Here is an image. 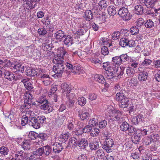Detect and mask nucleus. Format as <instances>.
Wrapping results in <instances>:
<instances>
[{"instance_id": "nucleus-30", "label": "nucleus", "mask_w": 160, "mask_h": 160, "mask_svg": "<svg viewBox=\"0 0 160 160\" xmlns=\"http://www.w3.org/2000/svg\"><path fill=\"white\" fill-rule=\"evenodd\" d=\"M70 136L69 133L68 132H63L61 135L59 141H61L62 142H65L68 139Z\"/></svg>"}, {"instance_id": "nucleus-28", "label": "nucleus", "mask_w": 160, "mask_h": 160, "mask_svg": "<svg viewBox=\"0 0 160 160\" xmlns=\"http://www.w3.org/2000/svg\"><path fill=\"white\" fill-rule=\"evenodd\" d=\"M31 144V141L29 139L24 140L21 143V145L25 150L29 149Z\"/></svg>"}, {"instance_id": "nucleus-32", "label": "nucleus", "mask_w": 160, "mask_h": 160, "mask_svg": "<svg viewBox=\"0 0 160 160\" xmlns=\"http://www.w3.org/2000/svg\"><path fill=\"white\" fill-rule=\"evenodd\" d=\"M94 78L95 81L100 83L103 84L105 82V80L102 75L96 74L94 76Z\"/></svg>"}, {"instance_id": "nucleus-55", "label": "nucleus", "mask_w": 160, "mask_h": 160, "mask_svg": "<svg viewBox=\"0 0 160 160\" xmlns=\"http://www.w3.org/2000/svg\"><path fill=\"white\" fill-rule=\"evenodd\" d=\"M139 31V29L136 26L132 27L130 29V32L133 35L137 34L138 33Z\"/></svg>"}, {"instance_id": "nucleus-42", "label": "nucleus", "mask_w": 160, "mask_h": 160, "mask_svg": "<svg viewBox=\"0 0 160 160\" xmlns=\"http://www.w3.org/2000/svg\"><path fill=\"white\" fill-rule=\"evenodd\" d=\"M33 98V96L31 94L30 92H26L24 94V101L27 102L28 101H32V99Z\"/></svg>"}, {"instance_id": "nucleus-17", "label": "nucleus", "mask_w": 160, "mask_h": 160, "mask_svg": "<svg viewBox=\"0 0 160 160\" xmlns=\"http://www.w3.org/2000/svg\"><path fill=\"white\" fill-rule=\"evenodd\" d=\"M140 130L137 129L135 128V130L134 132V134L133 137L132 138V141L134 143L137 144L139 142L140 140Z\"/></svg>"}, {"instance_id": "nucleus-27", "label": "nucleus", "mask_w": 160, "mask_h": 160, "mask_svg": "<svg viewBox=\"0 0 160 160\" xmlns=\"http://www.w3.org/2000/svg\"><path fill=\"white\" fill-rule=\"evenodd\" d=\"M63 42L67 47L71 46L73 43V38L70 36H65Z\"/></svg>"}, {"instance_id": "nucleus-34", "label": "nucleus", "mask_w": 160, "mask_h": 160, "mask_svg": "<svg viewBox=\"0 0 160 160\" xmlns=\"http://www.w3.org/2000/svg\"><path fill=\"white\" fill-rule=\"evenodd\" d=\"M38 74V72L34 69H32L30 68H27L26 71V74L29 76H35Z\"/></svg>"}, {"instance_id": "nucleus-25", "label": "nucleus", "mask_w": 160, "mask_h": 160, "mask_svg": "<svg viewBox=\"0 0 160 160\" xmlns=\"http://www.w3.org/2000/svg\"><path fill=\"white\" fill-rule=\"evenodd\" d=\"M29 125L35 129H38L42 127L35 117L29 122Z\"/></svg>"}, {"instance_id": "nucleus-40", "label": "nucleus", "mask_w": 160, "mask_h": 160, "mask_svg": "<svg viewBox=\"0 0 160 160\" xmlns=\"http://www.w3.org/2000/svg\"><path fill=\"white\" fill-rule=\"evenodd\" d=\"M136 69L131 67H128L126 69V73L128 77H132L134 74Z\"/></svg>"}, {"instance_id": "nucleus-51", "label": "nucleus", "mask_w": 160, "mask_h": 160, "mask_svg": "<svg viewBox=\"0 0 160 160\" xmlns=\"http://www.w3.org/2000/svg\"><path fill=\"white\" fill-rule=\"evenodd\" d=\"M38 134L34 131H31L28 134L29 138L31 140H34L38 137Z\"/></svg>"}, {"instance_id": "nucleus-44", "label": "nucleus", "mask_w": 160, "mask_h": 160, "mask_svg": "<svg viewBox=\"0 0 160 160\" xmlns=\"http://www.w3.org/2000/svg\"><path fill=\"white\" fill-rule=\"evenodd\" d=\"M93 14L91 11L90 10H88L86 11L85 12V18L87 20L90 21L92 19Z\"/></svg>"}, {"instance_id": "nucleus-60", "label": "nucleus", "mask_w": 160, "mask_h": 160, "mask_svg": "<svg viewBox=\"0 0 160 160\" xmlns=\"http://www.w3.org/2000/svg\"><path fill=\"white\" fill-rule=\"evenodd\" d=\"M31 122L30 120L23 115L22 117L21 124L22 126H25L27 124H29V122Z\"/></svg>"}, {"instance_id": "nucleus-53", "label": "nucleus", "mask_w": 160, "mask_h": 160, "mask_svg": "<svg viewBox=\"0 0 160 160\" xmlns=\"http://www.w3.org/2000/svg\"><path fill=\"white\" fill-rule=\"evenodd\" d=\"M44 153L47 156L51 152V148L49 146L47 145L43 147Z\"/></svg>"}, {"instance_id": "nucleus-47", "label": "nucleus", "mask_w": 160, "mask_h": 160, "mask_svg": "<svg viewBox=\"0 0 160 160\" xmlns=\"http://www.w3.org/2000/svg\"><path fill=\"white\" fill-rule=\"evenodd\" d=\"M89 147L91 150H95L99 147V143L97 141L92 142L89 143Z\"/></svg>"}, {"instance_id": "nucleus-23", "label": "nucleus", "mask_w": 160, "mask_h": 160, "mask_svg": "<svg viewBox=\"0 0 160 160\" xmlns=\"http://www.w3.org/2000/svg\"><path fill=\"white\" fill-rule=\"evenodd\" d=\"M125 91L122 90L120 92L117 93L116 96V99L117 101L120 102L127 97L125 96Z\"/></svg>"}, {"instance_id": "nucleus-31", "label": "nucleus", "mask_w": 160, "mask_h": 160, "mask_svg": "<svg viewBox=\"0 0 160 160\" xmlns=\"http://www.w3.org/2000/svg\"><path fill=\"white\" fill-rule=\"evenodd\" d=\"M65 36L64 32L61 30H58L54 34L55 38L58 40L61 39L63 38H64Z\"/></svg>"}, {"instance_id": "nucleus-43", "label": "nucleus", "mask_w": 160, "mask_h": 160, "mask_svg": "<svg viewBox=\"0 0 160 160\" xmlns=\"http://www.w3.org/2000/svg\"><path fill=\"white\" fill-rule=\"evenodd\" d=\"M108 12L109 14L111 16H113L116 13V10L115 7L111 6L108 8Z\"/></svg>"}, {"instance_id": "nucleus-6", "label": "nucleus", "mask_w": 160, "mask_h": 160, "mask_svg": "<svg viewBox=\"0 0 160 160\" xmlns=\"http://www.w3.org/2000/svg\"><path fill=\"white\" fill-rule=\"evenodd\" d=\"M114 145V141L113 139L111 138H106L102 147L107 152L109 153L112 152V148Z\"/></svg>"}, {"instance_id": "nucleus-46", "label": "nucleus", "mask_w": 160, "mask_h": 160, "mask_svg": "<svg viewBox=\"0 0 160 160\" xmlns=\"http://www.w3.org/2000/svg\"><path fill=\"white\" fill-rule=\"evenodd\" d=\"M114 66L113 65L109 63L108 62H106L103 63V68L106 70H112V69L114 68L113 66Z\"/></svg>"}, {"instance_id": "nucleus-39", "label": "nucleus", "mask_w": 160, "mask_h": 160, "mask_svg": "<svg viewBox=\"0 0 160 160\" xmlns=\"http://www.w3.org/2000/svg\"><path fill=\"white\" fill-rule=\"evenodd\" d=\"M86 32V31L84 28L81 27H78L76 30V32L75 34L77 35V36H82L84 35Z\"/></svg>"}, {"instance_id": "nucleus-2", "label": "nucleus", "mask_w": 160, "mask_h": 160, "mask_svg": "<svg viewBox=\"0 0 160 160\" xmlns=\"http://www.w3.org/2000/svg\"><path fill=\"white\" fill-rule=\"evenodd\" d=\"M159 138V135L156 133H153L149 136L144 137L143 139V144L145 145L149 146L151 148H154L158 144L160 141Z\"/></svg>"}, {"instance_id": "nucleus-33", "label": "nucleus", "mask_w": 160, "mask_h": 160, "mask_svg": "<svg viewBox=\"0 0 160 160\" xmlns=\"http://www.w3.org/2000/svg\"><path fill=\"white\" fill-rule=\"evenodd\" d=\"M144 9L141 5H138L134 7V12L138 15H142Z\"/></svg>"}, {"instance_id": "nucleus-61", "label": "nucleus", "mask_w": 160, "mask_h": 160, "mask_svg": "<svg viewBox=\"0 0 160 160\" xmlns=\"http://www.w3.org/2000/svg\"><path fill=\"white\" fill-rule=\"evenodd\" d=\"M98 122V120L97 119L93 118L91 119L88 122V124H90L92 127L97 125Z\"/></svg>"}, {"instance_id": "nucleus-16", "label": "nucleus", "mask_w": 160, "mask_h": 160, "mask_svg": "<svg viewBox=\"0 0 160 160\" xmlns=\"http://www.w3.org/2000/svg\"><path fill=\"white\" fill-rule=\"evenodd\" d=\"M148 77V74L145 70L139 72L138 78L140 82H142L146 81Z\"/></svg>"}, {"instance_id": "nucleus-37", "label": "nucleus", "mask_w": 160, "mask_h": 160, "mask_svg": "<svg viewBox=\"0 0 160 160\" xmlns=\"http://www.w3.org/2000/svg\"><path fill=\"white\" fill-rule=\"evenodd\" d=\"M78 146L81 149H84L88 145L87 141L85 138H82L80 140L78 143Z\"/></svg>"}, {"instance_id": "nucleus-29", "label": "nucleus", "mask_w": 160, "mask_h": 160, "mask_svg": "<svg viewBox=\"0 0 160 160\" xmlns=\"http://www.w3.org/2000/svg\"><path fill=\"white\" fill-rule=\"evenodd\" d=\"M108 5V3L107 0H101L98 3V7L100 10L104 9Z\"/></svg>"}, {"instance_id": "nucleus-11", "label": "nucleus", "mask_w": 160, "mask_h": 160, "mask_svg": "<svg viewBox=\"0 0 160 160\" xmlns=\"http://www.w3.org/2000/svg\"><path fill=\"white\" fill-rule=\"evenodd\" d=\"M120 130L123 132L128 131L129 133H133L135 130V128L130 126L126 122H124L120 125Z\"/></svg>"}, {"instance_id": "nucleus-22", "label": "nucleus", "mask_w": 160, "mask_h": 160, "mask_svg": "<svg viewBox=\"0 0 160 160\" xmlns=\"http://www.w3.org/2000/svg\"><path fill=\"white\" fill-rule=\"evenodd\" d=\"M21 82L23 83L24 87L27 90L30 91L32 89L33 86L30 79L27 78L24 79Z\"/></svg>"}, {"instance_id": "nucleus-64", "label": "nucleus", "mask_w": 160, "mask_h": 160, "mask_svg": "<svg viewBox=\"0 0 160 160\" xmlns=\"http://www.w3.org/2000/svg\"><path fill=\"white\" fill-rule=\"evenodd\" d=\"M107 125V122L103 120L102 121L99 123L98 125L99 128L101 129H103L106 127Z\"/></svg>"}, {"instance_id": "nucleus-7", "label": "nucleus", "mask_w": 160, "mask_h": 160, "mask_svg": "<svg viewBox=\"0 0 160 160\" xmlns=\"http://www.w3.org/2000/svg\"><path fill=\"white\" fill-rule=\"evenodd\" d=\"M118 13L125 21L129 20L131 18L132 15L128 12V9L126 8L123 7L120 8L118 11Z\"/></svg>"}, {"instance_id": "nucleus-63", "label": "nucleus", "mask_w": 160, "mask_h": 160, "mask_svg": "<svg viewBox=\"0 0 160 160\" xmlns=\"http://www.w3.org/2000/svg\"><path fill=\"white\" fill-rule=\"evenodd\" d=\"M77 139L74 137H72L69 140V143L71 146L72 144V146L73 145L75 146L78 144Z\"/></svg>"}, {"instance_id": "nucleus-41", "label": "nucleus", "mask_w": 160, "mask_h": 160, "mask_svg": "<svg viewBox=\"0 0 160 160\" xmlns=\"http://www.w3.org/2000/svg\"><path fill=\"white\" fill-rule=\"evenodd\" d=\"M35 114L34 112L31 110H28L26 112L24 116L28 119L29 120L31 121L35 118Z\"/></svg>"}, {"instance_id": "nucleus-49", "label": "nucleus", "mask_w": 160, "mask_h": 160, "mask_svg": "<svg viewBox=\"0 0 160 160\" xmlns=\"http://www.w3.org/2000/svg\"><path fill=\"white\" fill-rule=\"evenodd\" d=\"M154 22L151 19H148L144 23L145 27L147 28H150L154 26Z\"/></svg>"}, {"instance_id": "nucleus-8", "label": "nucleus", "mask_w": 160, "mask_h": 160, "mask_svg": "<svg viewBox=\"0 0 160 160\" xmlns=\"http://www.w3.org/2000/svg\"><path fill=\"white\" fill-rule=\"evenodd\" d=\"M92 127L90 124H88L86 125L84 128H82V125L80 127H78L77 128H76L75 133L77 135H81L82 133H88L90 132L92 129Z\"/></svg>"}, {"instance_id": "nucleus-1", "label": "nucleus", "mask_w": 160, "mask_h": 160, "mask_svg": "<svg viewBox=\"0 0 160 160\" xmlns=\"http://www.w3.org/2000/svg\"><path fill=\"white\" fill-rule=\"evenodd\" d=\"M66 53V52L63 49L58 50L57 54L55 56L53 60V62L55 64L53 68V71L55 74L52 76L59 77L63 73L64 68L63 57Z\"/></svg>"}, {"instance_id": "nucleus-50", "label": "nucleus", "mask_w": 160, "mask_h": 160, "mask_svg": "<svg viewBox=\"0 0 160 160\" xmlns=\"http://www.w3.org/2000/svg\"><path fill=\"white\" fill-rule=\"evenodd\" d=\"M122 63L129 61L130 57L128 56L127 54H122L119 56Z\"/></svg>"}, {"instance_id": "nucleus-21", "label": "nucleus", "mask_w": 160, "mask_h": 160, "mask_svg": "<svg viewBox=\"0 0 160 160\" xmlns=\"http://www.w3.org/2000/svg\"><path fill=\"white\" fill-rule=\"evenodd\" d=\"M53 152L55 153H59L62 149V144L57 142L54 143L52 146Z\"/></svg>"}, {"instance_id": "nucleus-45", "label": "nucleus", "mask_w": 160, "mask_h": 160, "mask_svg": "<svg viewBox=\"0 0 160 160\" xmlns=\"http://www.w3.org/2000/svg\"><path fill=\"white\" fill-rule=\"evenodd\" d=\"M100 133L99 129L96 128H92L90 133L91 136L93 137H96Z\"/></svg>"}, {"instance_id": "nucleus-35", "label": "nucleus", "mask_w": 160, "mask_h": 160, "mask_svg": "<svg viewBox=\"0 0 160 160\" xmlns=\"http://www.w3.org/2000/svg\"><path fill=\"white\" fill-rule=\"evenodd\" d=\"M95 155L98 159H103L105 153L103 150L102 149H100L96 150L95 153Z\"/></svg>"}, {"instance_id": "nucleus-3", "label": "nucleus", "mask_w": 160, "mask_h": 160, "mask_svg": "<svg viewBox=\"0 0 160 160\" xmlns=\"http://www.w3.org/2000/svg\"><path fill=\"white\" fill-rule=\"evenodd\" d=\"M11 70L13 72L15 73V74L11 73V81L12 80V79L13 80V82L15 83L14 81H17L18 79L17 74H19L23 72L24 71V67L21 64L17 62L15 64L11 65Z\"/></svg>"}, {"instance_id": "nucleus-24", "label": "nucleus", "mask_w": 160, "mask_h": 160, "mask_svg": "<svg viewBox=\"0 0 160 160\" xmlns=\"http://www.w3.org/2000/svg\"><path fill=\"white\" fill-rule=\"evenodd\" d=\"M44 91V93L42 96L40 97L39 98L37 99L36 102L40 104H41L42 103L46 102L48 101L46 99V97L47 94V92L46 90H43Z\"/></svg>"}, {"instance_id": "nucleus-14", "label": "nucleus", "mask_w": 160, "mask_h": 160, "mask_svg": "<svg viewBox=\"0 0 160 160\" xmlns=\"http://www.w3.org/2000/svg\"><path fill=\"white\" fill-rule=\"evenodd\" d=\"M112 61L113 63L112 64L113 65V67L115 68V70H119L120 68H121L119 67V66L122 64V62L120 59L119 56H116L112 58Z\"/></svg>"}, {"instance_id": "nucleus-52", "label": "nucleus", "mask_w": 160, "mask_h": 160, "mask_svg": "<svg viewBox=\"0 0 160 160\" xmlns=\"http://www.w3.org/2000/svg\"><path fill=\"white\" fill-rule=\"evenodd\" d=\"M36 118L41 126L42 125L43 123H44L46 122V118L43 116H39Z\"/></svg>"}, {"instance_id": "nucleus-19", "label": "nucleus", "mask_w": 160, "mask_h": 160, "mask_svg": "<svg viewBox=\"0 0 160 160\" xmlns=\"http://www.w3.org/2000/svg\"><path fill=\"white\" fill-rule=\"evenodd\" d=\"M12 153L13 155L12 158L11 160H22V158H23L24 153L22 151H20L15 154L13 152Z\"/></svg>"}, {"instance_id": "nucleus-5", "label": "nucleus", "mask_w": 160, "mask_h": 160, "mask_svg": "<svg viewBox=\"0 0 160 160\" xmlns=\"http://www.w3.org/2000/svg\"><path fill=\"white\" fill-rule=\"evenodd\" d=\"M112 70H108L106 72V78L108 79H111L114 77H118L120 78L123 74V71L121 68L119 70H115V68H113Z\"/></svg>"}, {"instance_id": "nucleus-38", "label": "nucleus", "mask_w": 160, "mask_h": 160, "mask_svg": "<svg viewBox=\"0 0 160 160\" xmlns=\"http://www.w3.org/2000/svg\"><path fill=\"white\" fill-rule=\"evenodd\" d=\"M78 115L81 119L83 120L89 117V115L88 112L79 110L78 111Z\"/></svg>"}, {"instance_id": "nucleus-56", "label": "nucleus", "mask_w": 160, "mask_h": 160, "mask_svg": "<svg viewBox=\"0 0 160 160\" xmlns=\"http://www.w3.org/2000/svg\"><path fill=\"white\" fill-rule=\"evenodd\" d=\"M40 157L37 152L34 151L31 155V160H39Z\"/></svg>"}, {"instance_id": "nucleus-57", "label": "nucleus", "mask_w": 160, "mask_h": 160, "mask_svg": "<svg viewBox=\"0 0 160 160\" xmlns=\"http://www.w3.org/2000/svg\"><path fill=\"white\" fill-rule=\"evenodd\" d=\"M78 101V104L82 106H84L86 102V98L83 97H79Z\"/></svg>"}, {"instance_id": "nucleus-18", "label": "nucleus", "mask_w": 160, "mask_h": 160, "mask_svg": "<svg viewBox=\"0 0 160 160\" xmlns=\"http://www.w3.org/2000/svg\"><path fill=\"white\" fill-rule=\"evenodd\" d=\"M144 117L142 114H139L136 117H134L132 119L131 121L134 125H136L140 122L144 121Z\"/></svg>"}, {"instance_id": "nucleus-15", "label": "nucleus", "mask_w": 160, "mask_h": 160, "mask_svg": "<svg viewBox=\"0 0 160 160\" xmlns=\"http://www.w3.org/2000/svg\"><path fill=\"white\" fill-rule=\"evenodd\" d=\"M69 95L63 97V99H67L68 100V102H67L69 108L72 107L74 103V95L73 93H70Z\"/></svg>"}, {"instance_id": "nucleus-13", "label": "nucleus", "mask_w": 160, "mask_h": 160, "mask_svg": "<svg viewBox=\"0 0 160 160\" xmlns=\"http://www.w3.org/2000/svg\"><path fill=\"white\" fill-rule=\"evenodd\" d=\"M16 2H20L23 1V5L24 7L30 8H34L35 6V4L31 0H11V1Z\"/></svg>"}, {"instance_id": "nucleus-48", "label": "nucleus", "mask_w": 160, "mask_h": 160, "mask_svg": "<svg viewBox=\"0 0 160 160\" xmlns=\"http://www.w3.org/2000/svg\"><path fill=\"white\" fill-rule=\"evenodd\" d=\"M18 144V143L14 139H11V150H12L14 152L17 151V149L16 145Z\"/></svg>"}, {"instance_id": "nucleus-62", "label": "nucleus", "mask_w": 160, "mask_h": 160, "mask_svg": "<svg viewBox=\"0 0 160 160\" xmlns=\"http://www.w3.org/2000/svg\"><path fill=\"white\" fill-rule=\"evenodd\" d=\"M8 152V150L6 147H2L0 148V152L2 154H3L4 155H7Z\"/></svg>"}, {"instance_id": "nucleus-10", "label": "nucleus", "mask_w": 160, "mask_h": 160, "mask_svg": "<svg viewBox=\"0 0 160 160\" xmlns=\"http://www.w3.org/2000/svg\"><path fill=\"white\" fill-rule=\"evenodd\" d=\"M119 45L122 47L128 46L129 47H133L135 46V42L133 40H129L126 37L122 38L119 42Z\"/></svg>"}, {"instance_id": "nucleus-54", "label": "nucleus", "mask_w": 160, "mask_h": 160, "mask_svg": "<svg viewBox=\"0 0 160 160\" xmlns=\"http://www.w3.org/2000/svg\"><path fill=\"white\" fill-rule=\"evenodd\" d=\"M90 61L92 63L96 64H101L102 63L101 61L97 57L90 58Z\"/></svg>"}, {"instance_id": "nucleus-58", "label": "nucleus", "mask_w": 160, "mask_h": 160, "mask_svg": "<svg viewBox=\"0 0 160 160\" xmlns=\"http://www.w3.org/2000/svg\"><path fill=\"white\" fill-rule=\"evenodd\" d=\"M121 36V33L119 32L116 31L113 32L112 35V38L113 40H116L119 38Z\"/></svg>"}, {"instance_id": "nucleus-20", "label": "nucleus", "mask_w": 160, "mask_h": 160, "mask_svg": "<svg viewBox=\"0 0 160 160\" xmlns=\"http://www.w3.org/2000/svg\"><path fill=\"white\" fill-rule=\"evenodd\" d=\"M44 103H45L41 105V109L45 111L47 113H49L51 112L52 110V107L50 105V104L48 101Z\"/></svg>"}, {"instance_id": "nucleus-9", "label": "nucleus", "mask_w": 160, "mask_h": 160, "mask_svg": "<svg viewBox=\"0 0 160 160\" xmlns=\"http://www.w3.org/2000/svg\"><path fill=\"white\" fill-rule=\"evenodd\" d=\"M62 93V97H64L65 96L69 95L70 93H73L71 92V85L66 83L64 82L62 84L61 86Z\"/></svg>"}, {"instance_id": "nucleus-4", "label": "nucleus", "mask_w": 160, "mask_h": 160, "mask_svg": "<svg viewBox=\"0 0 160 160\" xmlns=\"http://www.w3.org/2000/svg\"><path fill=\"white\" fill-rule=\"evenodd\" d=\"M107 111L111 120L113 121H117L118 123L123 120L122 112L120 111L115 110L112 107H110L109 108H108Z\"/></svg>"}, {"instance_id": "nucleus-26", "label": "nucleus", "mask_w": 160, "mask_h": 160, "mask_svg": "<svg viewBox=\"0 0 160 160\" xmlns=\"http://www.w3.org/2000/svg\"><path fill=\"white\" fill-rule=\"evenodd\" d=\"M71 72L73 73H78L79 74L83 73L85 72L84 70L82 67L79 65H76L73 66Z\"/></svg>"}, {"instance_id": "nucleus-36", "label": "nucleus", "mask_w": 160, "mask_h": 160, "mask_svg": "<svg viewBox=\"0 0 160 160\" xmlns=\"http://www.w3.org/2000/svg\"><path fill=\"white\" fill-rule=\"evenodd\" d=\"M129 104V102L128 98H127L119 102V106L120 108H124L127 107Z\"/></svg>"}, {"instance_id": "nucleus-12", "label": "nucleus", "mask_w": 160, "mask_h": 160, "mask_svg": "<svg viewBox=\"0 0 160 160\" xmlns=\"http://www.w3.org/2000/svg\"><path fill=\"white\" fill-rule=\"evenodd\" d=\"M160 0H138V3H143L147 8H152L154 6L156 3Z\"/></svg>"}, {"instance_id": "nucleus-59", "label": "nucleus", "mask_w": 160, "mask_h": 160, "mask_svg": "<svg viewBox=\"0 0 160 160\" xmlns=\"http://www.w3.org/2000/svg\"><path fill=\"white\" fill-rule=\"evenodd\" d=\"M38 76L39 78L42 79L43 80L50 78L49 75L42 72L39 73Z\"/></svg>"}]
</instances>
